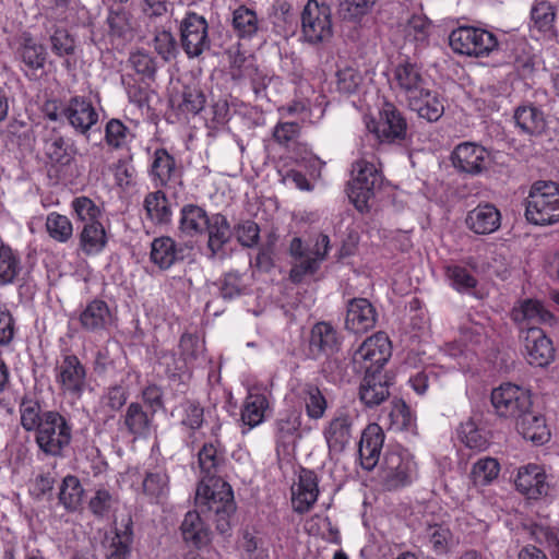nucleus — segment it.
Returning a JSON list of instances; mask_svg holds the SVG:
<instances>
[{
    "label": "nucleus",
    "mask_w": 559,
    "mask_h": 559,
    "mask_svg": "<svg viewBox=\"0 0 559 559\" xmlns=\"http://www.w3.org/2000/svg\"><path fill=\"white\" fill-rule=\"evenodd\" d=\"M21 426L35 432V442L45 455L64 457L72 441V424L57 411H43L38 401L24 396L20 407Z\"/></svg>",
    "instance_id": "obj_1"
},
{
    "label": "nucleus",
    "mask_w": 559,
    "mask_h": 559,
    "mask_svg": "<svg viewBox=\"0 0 559 559\" xmlns=\"http://www.w3.org/2000/svg\"><path fill=\"white\" fill-rule=\"evenodd\" d=\"M206 506L199 504L198 491L194 497V510L188 511L180 524V533L185 543L195 547H205L211 542L212 532L207 524L213 521L217 532L226 534L230 530V516L236 510L234 500L223 502L218 497L209 495Z\"/></svg>",
    "instance_id": "obj_2"
},
{
    "label": "nucleus",
    "mask_w": 559,
    "mask_h": 559,
    "mask_svg": "<svg viewBox=\"0 0 559 559\" xmlns=\"http://www.w3.org/2000/svg\"><path fill=\"white\" fill-rule=\"evenodd\" d=\"M198 461L202 474L197 488L199 504L205 507L209 503V495L218 497V500L225 503L234 500L231 486L221 476L225 465L221 442L217 439L205 442L198 453Z\"/></svg>",
    "instance_id": "obj_3"
},
{
    "label": "nucleus",
    "mask_w": 559,
    "mask_h": 559,
    "mask_svg": "<svg viewBox=\"0 0 559 559\" xmlns=\"http://www.w3.org/2000/svg\"><path fill=\"white\" fill-rule=\"evenodd\" d=\"M525 218L528 223L547 226L559 222V185L536 181L525 199Z\"/></svg>",
    "instance_id": "obj_4"
},
{
    "label": "nucleus",
    "mask_w": 559,
    "mask_h": 559,
    "mask_svg": "<svg viewBox=\"0 0 559 559\" xmlns=\"http://www.w3.org/2000/svg\"><path fill=\"white\" fill-rule=\"evenodd\" d=\"M341 346L342 336L330 322L320 321L313 324L309 334L307 355L314 360L325 356L328 360L323 365V370L332 373L333 381L342 380L344 377L342 361L330 358L341 349Z\"/></svg>",
    "instance_id": "obj_5"
},
{
    "label": "nucleus",
    "mask_w": 559,
    "mask_h": 559,
    "mask_svg": "<svg viewBox=\"0 0 559 559\" xmlns=\"http://www.w3.org/2000/svg\"><path fill=\"white\" fill-rule=\"evenodd\" d=\"M417 476V465L407 451L389 450L379 474L383 489L397 490L412 484Z\"/></svg>",
    "instance_id": "obj_6"
},
{
    "label": "nucleus",
    "mask_w": 559,
    "mask_h": 559,
    "mask_svg": "<svg viewBox=\"0 0 559 559\" xmlns=\"http://www.w3.org/2000/svg\"><path fill=\"white\" fill-rule=\"evenodd\" d=\"M449 44L454 52L476 58L489 56L499 45L493 33L473 26L453 29Z\"/></svg>",
    "instance_id": "obj_7"
},
{
    "label": "nucleus",
    "mask_w": 559,
    "mask_h": 559,
    "mask_svg": "<svg viewBox=\"0 0 559 559\" xmlns=\"http://www.w3.org/2000/svg\"><path fill=\"white\" fill-rule=\"evenodd\" d=\"M55 379L63 395L78 400L87 386V369L75 354L67 350L56 361Z\"/></svg>",
    "instance_id": "obj_8"
},
{
    "label": "nucleus",
    "mask_w": 559,
    "mask_h": 559,
    "mask_svg": "<svg viewBox=\"0 0 559 559\" xmlns=\"http://www.w3.org/2000/svg\"><path fill=\"white\" fill-rule=\"evenodd\" d=\"M301 34L311 45L330 40L333 35L330 7L309 0L301 12Z\"/></svg>",
    "instance_id": "obj_9"
},
{
    "label": "nucleus",
    "mask_w": 559,
    "mask_h": 559,
    "mask_svg": "<svg viewBox=\"0 0 559 559\" xmlns=\"http://www.w3.org/2000/svg\"><path fill=\"white\" fill-rule=\"evenodd\" d=\"M391 357V343L384 333H376L368 337L353 355L354 368L367 373L381 372Z\"/></svg>",
    "instance_id": "obj_10"
},
{
    "label": "nucleus",
    "mask_w": 559,
    "mask_h": 559,
    "mask_svg": "<svg viewBox=\"0 0 559 559\" xmlns=\"http://www.w3.org/2000/svg\"><path fill=\"white\" fill-rule=\"evenodd\" d=\"M355 170L357 175L350 185L348 197L355 207L364 213L368 211V202L374 195L376 189L381 187L383 177L373 163L365 159L356 162Z\"/></svg>",
    "instance_id": "obj_11"
},
{
    "label": "nucleus",
    "mask_w": 559,
    "mask_h": 559,
    "mask_svg": "<svg viewBox=\"0 0 559 559\" xmlns=\"http://www.w3.org/2000/svg\"><path fill=\"white\" fill-rule=\"evenodd\" d=\"M491 404L499 417L518 421L532 407V399L527 390L504 383L492 390Z\"/></svg>",
    "instance_id": "obj_12"
},
{
    "label": "nucleus",
    "mask_w": 559,
    "mask_h": 559,
    "mask_svg": "<svg viewBox=\"0 0 559 559\" xmlns=\"http://www.w3.org/2000/svg\"><path fill=\"white\" fill-rule=\"evenodd\" d=\"M378 121H371L367 128L380 144L401 143L407 135V121L392 103H384Z\"/></svg>",
    "instance_id": "obj_13"
},
{
    "label": "nucleus",
    "mask_w": 559,
    "mask_h": 559,
    "mask_svg": "<svg viewBox=\"0 0 559 559\" xmlns=\"http://www.w3.org/2000/svg\"><path fill=\"white\" fill-rule=\"evenodd\" d=\"M179 29L181 47L189 58H197L211 48L209 24L204 16L187 12Z\"/></svg>",
    "instance_id": "obj_14"
},
{
    "label": "nucleus",
    "mask_w": 559,
    "mask_h": 559,
    "mask_svg": "<svg viewBox=\"0 0 559 559\" xmlns=\"http://www.w3.org/2000/svg\"><path fill=\"white\" fill-rule=\"evenodd\" d=\"M63 117L75 133L88 136V132L98 122V112L93 103L84 96H72L63 102Z\"/></svg>",
    "instance_id": "obj_15"
},
{
    "label": "nucleus",
    "mask_w": 559,
    "mask_h": 559,
    "mask_svg": "<svg viewBox=\"0 0 559 559\" xmlns=\"http://www.w3.org/2000/svg\"><path fill=\"white\" fill-rule=\"evenodd\" d=\"M354 433V417L345 412H337L323 429L329 454L343 453L350 444Z\"/></svg>",
    "instance_id": "obj_16"
},
{
    "label": "nucleus",
    "mask_w": 559,
    "mask_h": 559,
    "mask_svg": "<svg viewBox=\"0 0 559 559\" xmlns=\"http://www.w3.org/2000/svg\"><path fill=\"white\" fill-rule=\"evenodd\" d=\"M392 86L405 100L420 93L428 86L420 67L409 61L399 63L393 70Z\"/></svg>",
    "instance_id": "obj_17"
},
{
    "label": "nucleus",
    "mask_w": 559,
    "mask_h": 559,
    "mask_svg": "<svg viewBox=\"0 0 559 559\" xmlns=\"http://www.w3.org/2000/svg\"><path fill=\"white\" fill-rule=\"evenodd\" d=\"M451 160L459 171L469 175H478L487 169L489 163L488 151L476 143L464 142L454 148Z\"/></svg>",
    "instance_id": "obj_18"
},
{
    "label": "nucleus",
    "mask_w": 559,
    "mask_h": 559,
    "mask_svg": "<svg viewBox=\"0 0 559 559\" xmlns=\"http://www.w3.org/2000/svg\"><path fill=\"white\" fill-rule=\"evenodd\" d=\"M319 496L317 474L307 468H301L298 483L292 487L293 510L305 514L311 510Z\"/></svg>",
    "instance_id": "obj_19"
},
{
    "label": "nucleus",
    "mask_w": 559,
    "mask_h": 559,
    "mask_svg": "<svg viewBox=\"0 0 559 559\" xmlns=\"http://www.w3.org/2000/svg\"><path fill=\"white\" fill-rule=\"evenodd\" d=\"M391 381L381 372L367 371L359 385V400L368 408L381 405L390 397Z\"/></svg>",
    "instance_id": "obj_20"
},
{
    "label": "nucleus",
    "mask_w": 559,
    "mask_h": 559,
    "mask_svg": "<svg viewBox=\"0 0 559 559\" xmlns=\"http://www.w3.org/2000/svg\"><path fill=\"white\" fill-rule=\"evenodd\" d=\"M515 486L528 499L547 496L550 488L544 468L535 464H528L519 469Z\"/></svg>",
    "instance_id": "obj_21"
},
{
    "label": "nucleus",
    "mask_w": 559,
    "mask_h": 559,
    "mask_svg": "<svg viewBox=\"0 0 559 559\" xmlns=\"http://www.w3.org/2000/svg\"><path fill=\"white\" fill-rule=\"evenodd\" d=\"M376 322V309L367 298H353L348 301L345 318L346 330L353 333H365L373 329Z\"/></svg>",
    "instance_id": "obj_22"
},
{
    "label": "nucleus",
    "mask_w": 559,
    "mask_h": 559,
    "mask_svg": "<svg viewBox=\"0 0 559 559\" xmlns=\"http://www.w3.org/2000/svg\"><path fill=\"white\" fill-rule=\"evenodd\" d=\"M526 358L530 365L545 367L555 357V348L543 330L530 326L525 336Z\"/></svg>",
    "instance_id": "obj_23"
},
{
    "label": "nucleus",
    "mask_w": 559,
    "mask_h": 559,
    "mask_svg": "<svg viewBox=\"0 0 559 559\" xmlns=\"http://www.w3.org/2000/svg\"><path fill=\"white\" fill-rule=\"evenodd\" d=\"M384 442V433L378 424L368 425L361 432L358 455L364 469L371 471L378 464Z\"/></svg>",
    "instance_id": "obj_24"
},
{
    "label": "nucleus",
    "mask_w": 559,
    "mask_h": 559,
    "mask_svg": "<svg viewBox=\"0 0 559 559\" xmlns=\"http://www.w3.org/2000/svg\"><path fill=\"white\" fill-rule=\"evenodd\" d=\"M465 224L476 235H490L500 228L501 213L492 203H481L468 211Z\"/></svg>",
    "instance_id": "obj_25"
},
{
    "label": "nucleus",
    "mask_w": 559,
    "mask_h": 559,
    "mask_svg": "<svg viewBox=\"0 0 559 559\" xmlns=\"http://www.w3.org/2000/svg\"><path fill=\"white\" fill-rule=\"evenodd\" d=\"M231 25L235 34L241 39H251L267 29L264 17L246 5H239L234 10Z\"/></svg>",
    "instance_id": "obj_26"
},
{
    "label": "nucleus",
    "mask_w": 559,
    "mask_h": 559,
    "mask_svg": "<svg viewBox=\"0 0 559 559\" xmlns=\"http://www.w3.org/2000/svg\"><path fill=\"white\" fill-rule=\"evenodd\" d=\"M186 250V247L177 245L171 237L162 236L152 241L150 258L160 270H168L185 259Z\"/></svg>",
    "instance_id": "obj_27"
},
{
    "label": "nucleus",
    "mask_w": 559,
    "mask_h": 559,
    "mask_svg": "<svg viewBox=\"0 0 559 559\" xmlns=\"http://www.w3.org/2000/svg\"><path fill=\"white\" fill-rule=\"evenodd\" d=\"M210 217L200 205L186 204L180 210L178 230L186 237L204 236Z\"/></svg>",
    "instance_id": "obj_28"
},
{
    "label": "nucleus",
    "mask_w": 559,
    "mask_h": 559,
    "mask_svg": "<svg viewBox=\"0 0 559 559\" xmlns=\"http://www.w3.org/2000/svg\"><path fill=\"white\" fill-rule=\"evenodd\" d=\"M406 103L408 108L416 111L419 118L426 119L429 122L438 121L444 112L440 95L428 86L424 88L420 95L413 96Z\"/></svg>",
    "instance_id": "obj_29"
},
{
    "label": "nucleus",
    "mask_w": 559,
    "mask_h": 559,
    "mask_svg": "<svg viewBox=\"0 0 559 559\" xmlns=\"http://www.w3.org/2000/svg\"><path fill=\"white\" fill-rule=\"evenodd\" d=\"M82 329L98 333L107 329L111 322V313L106 301L94 299L86 305L79 317Z\"/></svg>",
    "instance_id": "obj_30"
},
{
    "label": "nucleus",
    "mask_w": 559,
    "mask_h": 559,
    "mask_svg": "<svg viewBox=\"0 0 559 559\" xmlns=\"http://www.w3.org/2000/svg\"><path fill=\"white\" fill-rule=\"evenodd\" d=\"M513 119L522 134L539 135L546 129L544 112L532 104L516 107Z\"/></svg>",
    "instance_id": "obj_31"
},
{
    "label": "nucleus",
    "mask_w": 559,
    "mask_h": 559,
    "mask_svg": "<svg viewBox=\"0 0 559 559\" xmlns=\"http://www.w3.org/2000/svg\"><path fill=\"white\" fill-rule=\"evenodd\" d=\"M516 429L524 439L531 440L536 444L545 443L550 437L545 418L540 414L533 412L532 407L516 421Z\"/></svg>",
    "instance_id": "obj_32"
},
{
    "label": "nucleus",
    "mask_w": 559,
    "mask_h": 559,
    "mask_svg": "<svg viewBox=\"0 0 559 559\" xmlns=\"http://www.w3.org/2000/svg\"><path fill=\"white\" fill-rule=\"evenodd\" d=\"M154 415L144 411L142 404L132 402L128 405L123 415V425L129 433L144 437L151 431Z\"/></svg>",
    "instance_id": "obj_33"
},
{
    "label": "nucleus",
    "mask_w": 559,
    "mask_h": 559,
    "mask_svg": "<svg viewBox=\"0 0 559 559\" xmlns=\"http://www.w3.org/2000/svg\"><path fill=\"white\" fill-rule=\"evenodd\" d=\"M79 247L86 255H96L107 246V234L100 222L82 225Z\"/></svg>",
    "instance_id": "obj_34"
},
{
    "label": "nucleus",
    "mask_w": 559,
    "mask_h": 559,
    "mask_svg": "<svg viewBox=\"0 0 559 559\" xmlns=\"http://www.w3.org/2000/svg\"><path fill=\"white\" fill-rule=\"evenodd\" d=\"M45 153L52 163L68 166L74 160L76 148L71 139L52 134L45 142Z\"/></svg>",
    "instance_id": "obj_35"
},
{
    "label": "nucleus",
    "mask_w": 559,
    "mask_h": 559,
    "mask_svg": "<svg viewBox=\"0 0 559 559\" xmlns=\"http://www.w3.org/2000/svg\"><path fill=\"white\" fill-rule=\"evenodd\" d=\"M143 206L147 217L156 225H167L171 222L173 212L166 194L153 191L145 195Z\"/></svg>",
    "instance_id": "obj_36"
},
{
    "label": "nucleus",
    "mask_w": 559,
    "mask_h": 559,
    "mask_svg": "<svg viewBox=\"0 0 559 559\" xmlns=\"http://www.w3.org/2000/svg\"><path fill=\"white\" fill-rule=\"evenodd\" d=\"M207 248L214 257L229 241L231 237L230 225L225 215L221 213L213 214L210 217V224L206 228Z\"/></svg>",
    "instance_id": "obj_37"
},
{
    "label": "nucleus",
    "mask_w": 559,
    "mask_h": 559,
    "mask_svg": "<svg viewBox=\"0 0 559 559\" xmlns=\"http://www.w3.org/2000/svg\"><path fill=\"white\" fill-rule=\"evenodd\" d=\"M299 397L305 406L307 416L310 419L319 420L324 417L328 402L321 390L313 383H306L301 386Z\"/></svg>",
    "instance_id": "obj_38"
},
{
    "label": "nucleus",
    "mask_w": 559,
    "mask_h": 559,
    "mask_svg": "<svg viewBox=\"0 0 559 559\" xmlns=\"http://www.w3.org/2000/svg\"><path fill=\"white\" fill-rule=\"evenodd\" d=\"M301 414L296 411L287 412L275 421V439L277 445L287 447L300 437Z\"/></svg>",
    "instance_id": "obj_39"
},
{
    "label": "nucleus",
    "mask_w": 559,
    "mask_h": 559,
    "mask_svg": "<svg viewBox=\"0 0 559 559\" xmlns=\"http://www.w3.org/2000/svg\"><path fill=\"white\" fill-rule=\"evenodd\" d=\"M512 317L516 322L527 323H550L554 320L552 313L544 308V306L534 299L524 300L519 308H514Z\"/></svg>",
    "instance_id": "obj_40"
},
{
    "label": "nucleus",
    "mask_w": 559,
    "mask_h": 559,
    "mask_svg": "<svg viewBox=\"0 0 559 559\" xmlns=\"http://www.w3.org/2000/svg\"><path fill=\"white\" fill-rule=\"evenodd\" d=\"M179 418V423L185 428L194 432L200 429L204 423V408L198 401L185 400L173 412Z\"/></svg>",
    "instance_id": "obj_41"
},
{
    "label": "nucleus",
    "mask_w": 559,
    "mask_h": 559,
    "mask_svg": "<svg viewBox=\"0 0 559 559\" xmlns=\"http://www.w3.org/2000/svg\"><path fill=\"white\" fill-rule=\"evenodd\" d=\"M19 56L28 69L39 70L45 67L47 50L43 44L35 41L32 36L27 35L23 37Z\"/></svg>",
    "instance_id": "obj_42"
},
{
    "label": "nucleus",
    "mask_w": 559,
    "mask_h": 559,
    "mask_svg": "<svg viewBox=\"0 0 559 559\" xmlns=\"http://www.w3.org/2000/svg\"><path fill=\"white\" fill-rule=\"evenodd\" d=\"M267 407L269 402L264 394L249 393L241 409L242 423L249 428L260 425Z\"/></svg>",
    "instance_id": "obj_43"
},
{
    "label": "nucleus",
    "mask_w": 559,
    "mask_h": 559,
    "mask_svg": "<svg viewBox=\"0 0 559 559\" xmlns=\"http://www.w3.org/2000/svg\"><path fill=\"white\" fill-rule=\"evenodd\" d=\"M176 171L175 158L165 150L157 148L153 155L151 175L157 185L165 186Z\"/></svg>",
    "instance_id": "obj_44"
},
{
    "label": "nucleus",
    "mask_w": 559,
    "mask_h": 559,
    "mask_svg": "<svg viewBox=\"0 0 559 559\" xmlns=\"http://www.w3.org/2000/svg\"><path fill=\"white\" fill-rule=\"evenodd\" d=\"M144 495L152 501L159 502L169 491V477L162 468L147 472L142 483Z\"/></svg>",
    "instance_id": "obj_45"
},
{
    "label": "nucleus",
    "mask_w": 559,
    "mask_h": 559,
    "mask_svg": "<svg viewBox=\"0 0 559 559\" xmlns=\"http://www.w3.org/2000/svg\"><path fill=\"white\" fill-rule=\"evenodd\" d=\"M84 489L76 476L67 475L59 489V501L68 511H76L82 503Z\"/></svg>",
    "instance_id": "obj_46"
},
{
    "label": "nucleus",
    "mask_w": 559,
    "mask_h": 559,
    "mask_svg": "<svg viewBox=\"0 0 559 559\" xmlns=\"http://www.w3.org/2000/svg\"><path fill=\"white\" fill-rule=\"evenodd\" d=\"M45 227L49 237L60 243L68 242L73 236V225L70 218L57 212L47 215Z\"/></svg>",
    "instance_id": "obj_47"
},
{
    "label": "nucleus",
    "mask_w": 559,
    "mask_h": 559,
    "mask_svg": "<svg viewBox=\"0 0 559 559\" xmlns=\"http://www.w3.org/2000/svg\"><path fill=\"white\" fill-rule=\"evenodd\" d=\"M133 138L132 131L119 119H110L105 126V141L115 150L127 147Z\"/></svg>",
    "instance_id": "obj_48"
},
{
    "label": "nucleus",
    "mask_w": 559,
    "mask_h": 559,
    "mask_svg": "<svg viewBox=\"0 0 559 559\" xmlns=\"http://www.w3.org/2000/svg\"><path fill=\"white\" fill-rule=\"evenodd\" d=\"M500 472V465L493 457H481L474 463L471 476L476 486H486L495 480Z\"/></svg>",
    "instance_id": "obj_49"
},
{
    "label": "nucleus",
    "mask_w": 559,
    "mask_h": 559,
    "mask_svg": "<svg viewBox=\"0 0 559 559\" xmlns=\"http://www.w3.org/2000/svg\"><path fill=\"white\" fill-rule=\"evenodd\" d=\"M132 528L127 524L123 531L116 532L106 550V559H128L131 555Z\"/></svg>",
    "instance_id": "obj_50"
},
{
    "label": "nucleus",
    "mask_w": 559,
    "mask_h": 559,
    "mask_svg": "<svg viewBox=\"0 0 559 559\" xmlns=\"http://www.w3.org/2000/svg\"><path fill=\"white\" fill-rule=\"evenodd\" d=\"M531 17L539 32L551 33L555 28L556 8L547 1H539L534 4Z\"/></svg>",
    "instance_id": "obj_51"
},
{
    "label": "nucleus",
    "mask_w": 559,
    "mask_h": 559,
    "mask_svg": "<svg viewBox=\"0 0 559 559\" xmlns=\"http://www.w3.org/2000/svg\"><path fill=\"white\" fill-rule=\"evenodd\" d=\"M49 43L52 53L59 58L75 53V38L63 27H55L49 36Z\"/></svg>",
    "instance_id": "obj_52"
},
{
    "label": "nucleus",
    "mask_w": 559,
    "mask_h": 559,
    "mask_svg": "<svg viewBox=\"0 0 559 559\" xmlns=\"http://www.w3.org/2000/svg\"><path fill=\"white\" fill-rule=\"evenodd\" d=\"M335 79L336 90L345 95L355 94L362 83L360 72L349 66L338 69Z\"/></svg>",
    "instance_id": "obj_53"
},
{
    "label": "nucleus",
    "mask_w": 559,
    "mask_h": 559,
    "mask_svg": "<svg viewBox=\"0 0 559 559\" xmlns=\"http://www.w3.org/2000/svg\"><path fill=\"white\" fill-rule=\"evenodd\" d=\"M247 290L248 285L245 282L243 275L239 272H228L221 281L219 293L225 300H233L245 295Z\"/></svg>",
    "instance_id": "obj_54"
},
{
    "label": "nucleus",
    "mask_w": 559,
    "mask_h": 559,
    "mask_svg": "<svg viewBox=\"0 0 559 559\" xmlns=\"http://www.w3.org/2000/svg\"><path fill=\"white\" fill-rule=\"evenodd\" d=\"M107 24L112 36L126 38L131 35V15L123 8L110 9Z\"/></svg>",
    "instance_id": "obj_55"
},
{
    "label": "nucleus",
    "mask_w": 559,
    "mask_h": 559,
    "mask_svg": "<svg viewBox=\"0 0 559 559\" xmlns=\"http://www.w3.org/2000/svg\"><path fill=\"white\" fill-rule=\"evenodd\" d=\"M205 105V96L203 92L197 86H186L181 94V102L179 109L187 115L199 114Z\"/></svg>",
    "instance_id": "obj_56"
},
{
    "label": "nucleus",
    "mask_w": 559,
    "mask_h": 559,
    "mask_svg": "<svg viewBox=\"0 0 559 559\" xmlns=\"http://www.w3.org/2000/svg\"><path fill=\"white\" fill-rule=\"evenodd\" d=\"M71 205L82 225L99 222L102 211L90 198L78 197Z\"/></svg>",
    "instance_id": "obj_57"
},
{
    "label": "nucleus",
    "mask_w": 559,
    "mask_h": 559,
    "mask_svg": "<svg viewBox=\"0 0 559 559\" xmlns=\"http://www.w3.org/2000/svg\"><path fill=\"white\" fill-rule=\"evenodd\" d=\"M459 438L469 449L480 451L487 447L486 437L472 419L461 424L459 428Z\"/></svg>",
    "instance_id": "obj_58"
},
{
    "label": "nucleus",
    "mask_w": 559,
    "mask_h": 559,
    "mask_svg": "<svg viewBox=\"0 0 559 559\" xmlns=\"http://www.w3.org/2000/svg\"><path fill=\"white\" fill-rule=\"evenodd\" d=\"M320 263L310 254L302 259H297L289 271V280L294 284L301 283L306 276L314 275L320 269Z\"/></svg>",
    "instance_id": "obj_59"
},
{
    "label": "nucleus",
    "mask_w": 559,
    "mask_h": 559,
    "mask_svg": "<svg viewBox=\"0 0 559 559\" xmlns=\"http://www.w3.org/2000/svg\"><path fill=\"white\" fill-rule=\"evenodd\" d=\"M447 276L452 287L459 292L474 288L477 284V280L463 266L449 265L447 267Z\"/></svg>",
    "instance_id": "obj_60"
},
{
    "label": "nucleus",
    "mask_w": 559,
    "mask_h": 559,
    "mask_svg": "<svg viewBox=\"0 0 559 559\" xmlns=\"http://www.w3.org/2000/svg\"><path fill=\"white\" fill-rule=\"evenodd\" d=\"M116 504V498L105 488L97 489L94 497L91 498L88 507L91 512L97 518H104Z\"/></svg>",
    "instance_id": "obj_61"
},
{
    "label": "nucleus",
    "mask_w": 559,
    "mask_h": 559,
    "mask_svg": "<svg viewBox=\"0 0 559 559\" xmlns=\"http://www.w3.org/2000/svg\"><path fill=\"white\" fill-rule=\"evenodd\" d=\"M129 62L136 73L147 79H154L157 66L150 53L138 50L130 55Z\"/></svg>",
    "instance_id": "obj_62"
},
{
    "label": "nucleus",
    "mask_w": 559,
    "mask_h": 559,
    "mask_svg": "<svg viewBox=\"0 0 559 559\" xmlns=\"http://www.w3.org/2000/svg\"><path fill=\"white\" fill-rule=\"evenodd\" d=\"M378 0H343L340 13L343 19L354 20L367 14Z\"/></svg>",
    "instance_id": "obj_63"
},
{
    "label": "nucleus",
    "mask_w": 559,
    "mask_h": 559,
    "mask_svg": "<svg viewBox=\"0 0 559 559\" xmlns=\"http://www.w3.org/2000/svg\"><path fill=\"white\" fill-rule=\"evenodd\" d=\"M235 235L241 246L251 248L259 241L260 228L255 222L247 219L235 226Z\"/></svg>",
    "instance_id": "obj_64"
}]
</instances>
